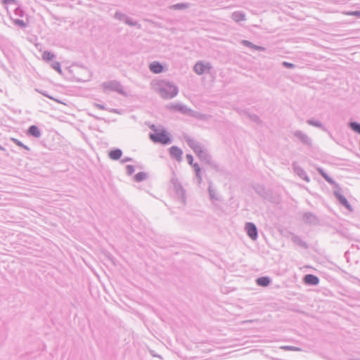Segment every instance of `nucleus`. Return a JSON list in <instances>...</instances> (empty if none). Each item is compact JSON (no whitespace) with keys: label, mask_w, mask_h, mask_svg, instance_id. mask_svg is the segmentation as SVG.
I'll list each match as a JSON object with an SVG mask.
<instances>
[{"label":"nucleus","mask_w":360,"mask_h":360,"mask_svg":"<svg viewBox=\"0 0 360 360\" xmlns=\"http://www.w3.org/2000/svg\"><path fill=\"white\" fill-rule=\"evenodd\" d=\"M65 75L70 81L82 82L89 81L91 77V73L88 68L78 65L68 67L65 70Z\"/></svg>","instance_id":"f257e3e1"},{"label":"nucleus","mask_w":360,"mask_h":360,"mask_svg":"<svg viewBox=\"0 0 360 360\" xmlns=\"http://www.w3.org/2000/svg\"><path fill=\"white\" fill-rule=\"evenodd\" d=\"M158 91L164 99H171L177 95L179 89L171 82L162 81L158 84Z\"/></svg>","instance_id":"f03ea898"},{"label":"nucleus","mask_w":360,"mask_h":360,"mask_svg":"<svg viewBox=\"0 0 360 360\" xmlns=\"http://www.w3.org/2000/svg\"><path fill=\"white\" fill-rule=\"evenodd\" d=\"M155 126L153 125L151 129L154 130L153 134H150V139L154 143H160L164 145H167L172 143V139L169 134L165 130L158 131L154 129Z\"/></svg>","instance_id":"7ed1b4c3"},{"label":"nucleus","mask_w":360,"mask_h":360,"mask_svg":"<svg viewBox=\"0 0 360 360\" xmlns=\"http://www.w3.org/2000/svg\"><path fill=\"white\" fill-rule=\"evenodd\" d=\"M102 86L105 90H110L117 92L121 95H126V92L124 91L122 85L120 84V82L116 80L104 82L103 83Z\"/></svg>","instance_id":"20e7f679"},{"label":"nucleus","mask_w":360,"mask_h":360,"mask_svg":"<svg viewBox=\"0 0 360 360\" xmlns=\"http://www.w3.org/2000/svg\"><path fill=\"white\" fill-rule=\"evenodd\" d=\"M55 55L46 51V65H49L53 70H56L60 75H62V70L59 62L53 60Z\"/></svg>","instance_id":"39448f33"},{"label":"nucleus","mask_w":360,"mask_h":360,"mask_svg":"<svg viewBox=\"0 0 360 360\" xmlns=\"http://www.w3.org/2000/svg\"><path fill=\"white\" fill-rule=\"evenodd\" d=\"M335 190L333 191L334 195L342 206L347 208L348 210L352 211V208L351 205L349 203L347 198L341 193V189L338 186V188H335Z\"/></svg>","instance_id":"423d86ee"},{"label":"nucleus","mask_w":360,"mask_h":360,"mask_svg":"<svg viewBox=\"0 0 360 360\" xmlns=\"http://www.w3.org/2000/svg\"><path fill=\"white\" fill-rule=\"evenodd\" d=\"M293 136L297 138L302 144L307 146H311L312 141L307 134L302 132L300 130H297L293 132Z\"/></svg>","instance_id":"0eeeda50"},{"label":"nucleus","mask_w":360,"mask_h":360,"mask_svg":"<svg viewBox=\"0 0 360 360\" xmlns=\"http://www.w3.org/2000/svg\"><path fill=\"white\" fill-rule=\"evenodd\" d=\"M186 141L188 146L192 148L197 156L205 150L199 142L191 137H188Z\"/></svg>","instance_id":"6e6552de"},{"label":"nucleus","mask_w":360,"mask_h":360,"mask_svg":"<svg viewBox=\"0 0 360 360\" xmlns=\"http://www.w3.org/2000/svg\"><path fill=\"white\" fill-rule=\"evenodd\" d=\"M198 158L204 162L205 164L208 165L212 168L217 169V165L214 161L212 160V156L208 153L207 150H205L203 152H201L200 154L198 155Z\"/></svg>","instance_id":"1a4fd4ad"},{"label":"nucleus","mask_w":360,"mask_h":360,"mask_svg":"<svg viewBox=\"0 0 360 360\" xmlns=\"http://www.w3.org/2000/svg\"><path fill=\"white\" fill-rule=\"evenodd\" d=\"M247 235L253 240H256L258 237L257 228L252 222H247L245 226Z\"/></svg>","instance_id":"9d476101"},{"label":"nucleus","mask_w":360,"mask_h":360,"mask_svg":"<svg viewBox=\"0 0 360 360\" xmlns=\"http://www.w3.org/2000/svg\"><path fill=\"white\" fill-rule=\"evenodd\" d=\"M302 219L305 224H307L309 225L315 226V225H318L319 224V219L318 217L310 212H305L303 214Z\"/></svg>","instance_id":"9b49d317"},{"label":"nucleus","mask_w":360,"mask_h":360,"mask_svg":"<svg viewBox=\"0 0 360 360\" xmlns=\"http://www.w3.org/2000/svg\"><path fill=\"white\" fill-rule=\"evenodd\" d=\"M292 169L296 174H297L301 179L304 180L307 182L310 181V179L307 174L306 172L302 169L300 166H299L296 162L292 163Z\"/></svg>","instance_id":"f8f14e48"},{"label":"nucleus","mask_w":360,"mask_h":360,"mask_svg":"<svg viewBox=\"0 0 360 360\" xmlns=\"http://www.w3.org/2000/svg\"><path fill=\"white\" fill-rule=\"evenodd\" d=\"M303 282L308 285H316L319 283V278L314 274H308L304 276Z\"/></svg>","instance_id":"ddd939ff"},{"label":"nucleus","mask_w":360,"mask_h":360,"mask_svg":"<svg viewBox=\"0 0 360 360\" xmlns=\"http://www.w3.org/2000/svg\"><path fill=\"white\" fill-rule=\"evenodd\" d=\"M206 68H211V66L209 63L205 65L202 62L198 61L195 64L193 70L196 74L201 75L205 72Z\"/></svg>","instance_id":"4468645a"},{"label":"nucleus","mask_w":360,"mask_h":360,"mask_svg":"<svg viewBox=\"0 0 360 360\" xmlns=\"http://www.w3.org/2000/svg\"><path fill=\"white\" fill-rule=\"evenodd\" d=\"M169 154L172 158H175L177 161L181 160L183 154L182 150L177 146H173L169 148Z\"/></svg>","instance_id":"2eb2a0df"},{"label":"nucleus","mask_w":360,"mask_h":360,"mask_svg":"<svg viewBox=\"0 0 360 360\" xmlns=\"http://www.w3.org/2000/svg\"><path fill=\"white\" fill-rule=\"evenodd\" d=\"M290 235H291L290 239L293 243H295V245H297L302 248H304V249L308 248V245H307V243L303 241L302 239L299 236H297L293 233H290Z\"/></svg>","instance_id":"dca6fc26"},{"label":"nucleus","mask_w":360,"mask_h":360,"mask_svg":"<svg viewBox=\"0 0 360 360\" xmlns=\"http://www.w3.org/2000/svg\"><path fill=\"white\" fill-rule=\"evenodd\" d=\"M163 69V65L158 61H153L149 65V70L155 74L161 73Z\"/></svg>","instance_id":"f3484780"},{"label":"nucleus","mask_w":360,"mask_h":360,"mask_svg":"<svg viewBox=\"0 0 360 360\" xmlns=\"http://www.w3.org/2000/svg\"><path fill=\"white\" fill-rule=\"evenodd\" d=\"M319 174L330 185L333 186L334 188H338V184L322 169H318Z\"/></svg>","instance_id":"a211bd4d"},{"label":"nucleus","mask_w":360,"mask_h":360,"mask_svg":"<svg viewBox=\"0 0 360 360\" xmlns=\"http://www.w3.org/2000/svg\"><path fill=\"white\" fill-rule=\"evenodd\" d=\"M122 155V151L120 148H115L110 150L108 153L109 158L112 160H118Z\"/></svg>","instance_id":"6ab92c4d"},{"label":"nucleus","mask_w":360,"mask_h":360,"mask_svg":"<svg viewBox=\"0 0 360 360\" xmlns=\"http://www.w3.org/2000/svg\"><path fill=\"white\" fill-rule=\"evenodd\" d=\"M271 282V278L269 276H261L256 279V283L259 286L266 287Z\"/></svg>","instance_id":"aec40b11"},{"label":"nucleus","mask_w":360,"mask_h":360,"mask_svg":"<svg viewBox=\"0 0 360 360\" xmlns=\"http://www.w3.org/2000/svg\"><path fill=\"white\" fill-rule=\"evenodd\" d=\"M231 18L236 22L245 20V13L243 11H235L232 13Z\"/></svg>","instance_id":"412c9836"},{"label":"nucleus","mask_w":360,"mask_h":360,"mask_svg":"<svg viewBox=\"0 0 360 360\" xmlns=\"http://www.w3.org/2000/svg\"><path fill=\"white\" fill-rule=\"evenodd\" d=\"M241 44L247 47H249V48L256 50V51H264L265 50L264 47L255 45L248 40H243L241 41Z\"/></svg>","instance_id":"4be33fe9"},{"label":"nucleus","mask_w":360,"mask_h":360,"mask_svg":"<svg viewBox=\"0 0 360 360\" xmlns=\"http://www.w3.org/2000/svg\"><path fill=\"white\" fill-rule=\"evenodd\" d=\"M264 199L276 204H278L280 202L279 198L275 195L271 190H269Z\"/></svg>","instance_id":"5701e85b"},{"label":"nucleus","mask_w":360,"mask_h":360,"mask_svg":"<svg viewBox=\"0 0 360 360\" xmlns=\"http://www.w3.org/2000/svg\"><path fill=\"white\" fill-rule=\"evenodd\" d=\"M191 115L200 120H203V121H207L211 118V115H210L203 114V113H200V112H194L193 110H192V112L191 113Z\"/></svg>","instance_id":"b1692460"},{"label":"nucleus","mask_w":360,"mask_h":360,"mask_svg":"<svg viewBox=\"0 0 360 360\" xmlns=\"http://www.w3.org/2000/svg\"><path fill=\"white\" fill-rule=\"evenodd\" d=\"M307 123L311 126H314L318 128L321 129L323 131H326V127L323 125L321 121L316 120L313 119H309L307 120Z\"/></svg>","instance_id":"393cba45"},{"label":"nucleus","mask_w":360,"mask_h":360,"mask_svg":"<svg viewBox=\"0 0 360 360\" xmlns=\"http://www.w3.org/2000/svg\"><path fill=\"white\" fill-rule=\"evenodd\" d=\"M190 4L188 3H178L170 6L169 8L172 10H185L188 8Z\"/></svg>","instance_id":"a878e982"},{"label":"nucleus","mask_w":360,"mask_h":360,"mask_svg":"<svg viewBox=\"0 0 360 360\" xmlns=\"http://www.w3.org/2000/svg\"><path fill=\"white\" fill-rule=\"evenodd\" d=\"M174 189L176 194L182 198L183 201H185L186 192L182 186L179 184L174 185Z\"/></svg>","instance_id":"bb28decb"},{"label":"nucleus","mask_w":360,"mask_h":360,"mask_svg":"<svg viewBox=\"0 0 360 360\" xmlns=\"http://www.w3.org/2000/svg\"><path fill=\"white\" fill-rule=\"evenodd\" d=\"M174 108L184 114H190L192 112V110L189 109L187 106L181 104H177L174 106Z\"/></svg>","instance_id":"cd10ccee"},{"label":"nucleus","mask_w":360,"mask_h":360,"mask_svg":"<svg viewBox=\"0 0 360 360\" xmlns=\"http://www.w3.org/2000/svg\"><path fill=\"white\" fill-rule=\"evenodd\" d=\"M255 192L262 198H264V196L267 194L269 190H266L262 185H257L255 187Z\"/></svg>","instance_id":"c85d7f7f"},{"label":"nucleus","mask_w":360,"mask_h":360,"mask_svg":"<svg viewBox=\"0 0 360 360\" xmlns=\"http://www.w3.org/2000/svg\"><path fill=\"white\" fill-rule=\"evenodd\" d=\"M348 127L355 133L360 135V123L356 121H351L348 123Z\"/></svg>","instance_id":"c756f323"},{"label":"nucleus","mask_w":360,"mask_h":360,"mask_svg":"<svg viewBox=\"0 0 360 360\" xmlns=\"http://www.w3.org/2000/svg\"><path fill=\"white\" fill-rule=\"evenodd\" d=\"M124 22L131 27H136L138 29H141V25L136 20H134L132 18L129 17H127Z\"/></svg>","instance_id":"7c9ffc66"},{"label":"nucleus","mask_w":360,"mask_h":360,"mask_svg":"<svg viewBox=\"0 0 360 360\" xmlns=\"http://www.w3.org/2000/svg\"><path fill=\"white\" fill-rule=\"evenodd\" d=\"M147 178H148V174H147V173H146L144 172H138L134 176V180L136 182L143 181L146 180Z\"/></svg>","instance_id":"2f4dec72"},{"label":"nucleus","mask_w":360,"mask_h":360,"mask_svg":"<svg viewBox=\"0 0 360 360\" xmlns=\"http://www.w3.org/2000/svg\"><path fill=\"white\" fill-rule=\"evenodd\" d=\"M208 193H209L210 198L212 200H219L217 193L215 191V190L212 188V186L211 184L208 187Z\"/></svg>","instance_id":"473e14b6"},{"label":"nucleus","mask_w":360,"mask_h":360,"mask_svg":"<svg viewBox=\"0 0 360 360\" xmlns=\"http://www.w3.org/2000/svg\"><path fill=\"white\" fill-rule=\"evenodd\" d=\"M29 133L35 137L40 136V131L36 126H31L29 129Z\"/></svg>","instance_id":"72a5a7b5"},{"label":"nucleus","mask_w":360,"mask_h":360,"mask_svg":"<svg viewBox=\"0 0 360 360\" xmlns=\"http://www.w3.org/2000/svg\"><path fill=\"white\" fill-rule=\"evenodd\" d=\"M127 17V15H125L120 11H116L114 15V18L118 20L124 21Z\"/></svg>","instance_id":"f704fd0d"},{"label":"nucleus","mask_w":360,"mask_h":360,"mask_svg":"<svg viewBox=\"0 0 360 360\" xmlns=\"http://www.w3.org/2000/svg\"><path fill=\"white\" fill-rule=\"evenodd\" d=\"M247 116L248 117V118L254 122H256V123H259L260 122V119L259 117L255 115V114H250V113H248L247 114Z\"/></svg>","instance_id":"c9c22d12"},{"label":"nucleus","mask_w":360,"mask_h":360,"mask_svg":"<svg viewBox=\"0 0 360 360\" xmlns=\"http://www.w3.org/2000/svg\"><path fill=\"white\" fill-rule=\"evenodd\" d=\"M283 349L286 351H300V349L294 346H283L281 347Z\"/></svg>","instance_id":"e433bc0d"},{"label":"nucleus","mask_w":360,"mask_h":360,"mask_svg":"<svg viewBox=\"0 0 360 360\" xmlns=\"http://www.w3.org/2000/svg\"><path fill=\"white\" fill-rule=\"evenodd\" d=\"M127 174L130 176L134 172V167L130 165H127Z\"/></svg>","instance_id":"4c0bfd02"},{"label":"nucleus","mask_w":360,"mask_h":360,"mask_svg":"<svg viewBox=\"0 0 360 360\" xmlns=\"http://www.w3.org/2000/svg\"><path fill=\"white\" fill-rule=\"evenodd\" d=\"M282 65L284 68H290V69L294 68L295 67V64L289 63V62H287V61H283L282 63Z\"/></svg>","instance_id":"58836bf2"},{"label":"nucleus","mask_w":360,"mask_h":360,"mask_svg":"<svg viewBox=\"0 0 360 360\" xmlns=\"http://www.w3.org/2000/svg\"><path fill=\"white\" fill-rule=\"evenodd\" d=\"M186 160H187V162L191 166L192 165H193V157L192 155L191 154H187L186 156Z\"/></svg>","instance_id":"ea45409f"},{"label":"nucleus","mask_w":360,"mask_h":360,"mask_svg":"<svg viewBox=\"0 0 360 360\" xmlns=\"http://www.w3.org/2000/svg\"><path fill=\"white\" fill-rule=\"evenodd\" d=\"M14 22L15 25L22 27L26 26V23L23 20H15L14 21Z\"/></svg>","instance_id":"a19ab883"},{"label":"nucleus","mask_w":360,"mask_h":360,"mask_svg":"<svg viewBox=\"0 0 360 360\" xmlns=\"http://www.w3.org/2000/svg\"><path fill=\"white\" fill-rule=\"evenodd\" d=\"M191 166L193 168L195 173L201 172V168L200 167V166L198 163H194Z\"/></svg>","instance_id":"79ce46f5"},{"label":"nucleus","mask_w":360,"mask_h":360,"mask_svg":"<svg viewBox=\"0 0 360 360\" xmlns=\"http://www.w3.org/2000/svg\"><path fill=\"white\" fill-rule=\"evenodd\" d=\"M1 2L4 5H10L15 3V0H1Z\"/></svg>","instance_id":"37998d69"},{"label":"nucleus","mask_w":360,"mask_h":360,"mask_svg":"<svg viewBox=\"0 0 360 360\" xmlns=\"http://www.w3.org/2000/svg\"><path fill=\"white\" fill-rule=\"evenodd\" d=\"M195 178L198 180V184H201L202 181V176H201V172H195Z\"/></svg>","instance_id":"c03bdc74"},{"label":"nucleus","mask_w":360,"mask_h":360,"mask_svg":"<svg viewBox=\"0 0 360 360\" xmlns=\"http://www.w3.org/2000/svg\"><path fill=\"white\" fill-rule=\"evenodd\" d=\"M132 161H133V158H129V157H125L124 158L121 160V162L122 164L125 163V162H132Z\"/></svg>","instance_id":"a18cd8bd"},{"label":"nucleus","mask_w":360,"mask_h":360,"mask_svg":"<svg viewBox=\"0 0 360 360\" xmlns=\"http://www.w3.org/2000/svg\"><path fill=\"white\" fill-rule=\"evenodd\" d=\"M350 15H352L356 16L358 18H360V11H353V12H352L350 13Z\"/></svg>","instance_id":"49530a36"},{"label":"nucleus","mask_w":360,"mask_h":360,"mask_svg":"<svg viewBox=\"0 0 360 360\" xmlns=\"http://www.w3.org/2000/svg\"><path fill=\"white\" fill-rule=\"evenodd\" d=\"M96 106L98 108V109H101V110H104L105 109V107L104 105H101V104H96Z\"/></svg>","instance_id":"de8ad7c7"},{"label":"nucleus","mask_w":360,"mask_h":360,"mask_svg":"<svg viewBox=\"0 0 360 360\" xmlns=\"http://www.w3.org/2000/svg\"><path fill=\"white\" fill-rule=\"evenodd\" d=\"M110 112H115V113L118 112L117 109H112V110H110Z\"/></svg>","instance_id":"09e8293b"},{"label":"nucleus","mask_w":360,"mask_h":360,"mask_svg":"<svg viewBox=\"0 0 360 360\" xmlns=\"http://www.w3.org/2000/svg\"><path fill=\"white\" fill-rule=\"evenodd\" d=\"M46 98H49L53 99L51 96H49L48 94H46Z\"/></svg>","instance_id":"8fccbe9b"},{"label":"nucleus","mask_w":360,"mask_h":360,"mask_svg":"<svg viewBox=\"0 0 360 360\" xmlns=\"http://www.w3.org/2000/svg\"><path fill=\"white\" fill-rule=\"evenodd\" d=\"M358 241L360 243V239Z\"/></svg>","instance_id":"3c124183"}]
</instances>
